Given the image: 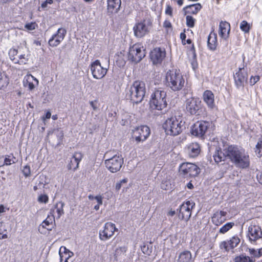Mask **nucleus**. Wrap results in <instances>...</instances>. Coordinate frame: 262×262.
<instances>
[{"instance_id":"obj_29","label":"nucleus","mask_w":262,"mask_h":262,"mask_svg":"<svg viewBox=\"0 0 262 262\" xmlns=\"http://www.w3.org/2000/svg\"><path fill=\"white\" fill-rule=\"evenodd\" d=\"M64 205V203L61 202H58L50 210V213L52 215V216H54V214L57 213V219H59L60 216L63 214L64 211L63 207Z\"/></svg>"},{"instance_id":"obj_34","label":"nucleus","mask_w":262,"mask_h":262,"mask_svg":"<svg viewBox=\"0 0 262 262\" xmlns=\"http://www.w3.org/2000/svg\"><path fill=\"white\" fill-rule=\"evenodd\" d=\"M255 153L258 157L262 156V138H259L255 148Z\"/></svg>"},{"instance_id":"obj_18","label":"nucleus","mask_w":262,"mask_h":262,"mask_svg":"<svg viewBox=\"0 0 262 262\" xmlns=\"http://www.w3.org/2000/svg\"><path fill=\"white\" fill-rule=\"evenodd\" d=\"M165 50L160 48H156L152 50L150 54L151 60L153 64H156L161 63L165 57Z\"/></svg>"},{"instance_id":"obj_39","label":"nucleus","mask_w":262,"mask_h":262,"mask_svg":"<svg viewBox=\"0 0 262 262\" xmlns=\"http://www.w3.org/2000/svg\"><path fill=\"white\" fill-rule=\"evenodd\" d=\"M18 51L15 49H11L9 52V55L10 59L14 63L17 61V58L15 56L17 55Z\"/></svg>"},{"instance_id":"obj_47","label":"nucleus","mask_w":262,"mask_h":262,"mask_svg":"<svg viewBox=\"0 0 262 262\" xmlns=\"http://www.w3.org/2000/svg\"><path fill=\"white\" fill-rule=\"evenodd\" d=\"M49 201L48 196L46 194H41L39 196L38 201L40 203H47Z\"/></svg>"},{"instance_id":"obj_52","label":"nucleus","mask_w":262,"mask_h":262,"mask_svg":"<svg viewBox=\"0 0 262 262\" xmlns=\"http://www.w3.org/2000/svg\"><path fill=\"white\" fill-rule=\"evenodd\" d=\"M165 13H166V14L170 16H172V8L169 5H166Z\"/></svg>"},{"instance_id":"obj_24","label":"nucleus","mask_w":262,"mask_h":262,"mask_svg":"<svg viewBox=\"0 0 262 262\" xmlns=\"http://www.w3.org/2000/svg\"><path fill=\"white\" fill-rule=\"evenodd\" d=\"M227 147L225 148L222 151L220 148L216 147L213 157L215 163H219L222 161H224L227 159Z\"/></svg>"},{"instance_id":"obj_41","label":"nucleus","mask_w":262,"mask_h":262,"mask_svg":"<svg viewBox=\"0 0 262 262\" xmlns=\"http://www.w3.org/2000/svg\"><path fill=\"white\" fill-rule=\"evenodd\" d=\"M142 252L146 255H150L152 252V246L144 244L141 246Z\"/></svg>"},{"instance_id":"obj_59","label":"nucleus","mask_w":262,"mask_h":262,"mask_svg":"<svg viewBox=\"0 0 262 262\" xmlns=\"http://www.w3.org/2000/svg\"><path fill=\"white\" fill-rule=\"evenodd\" d=\"M121 186H122V184H121V182H117L116 184V186H115V188H116V190L117 191H119L121 188Z\"/></svg>"},{"instance_id":"obj_14","label":"nucleus","mask_w":262,"mask_h":262,"mask_svg":"<svg viewBox=\"0 0 262 262\" xmlns=\"http://www.w3.org/2000/svg\"><path fill=\"white\" fill-rule=\"evenodd\" d=\"M210 126L209 122L198 121L191 128V134L197 137H203Z\"/></svg>"},{"instance_id":"obj_64","label":"nucleus","mask_w":262,"mask_h":262,"mask_svg":"<svg viewBox=\"0 0 262 262\" xmlns=\"http://www.w3.org/2000/svg\"><path fill=\"white\" fill-rule=\"evenodd\" d=\"M175 214L176 212L174 210H170L168 213V215L170 216H173Z\"/></svg>"},{"instance_id":"obj_63","label":"nucleus","mask_w":262,"mask_h":262,"mask_svg":"<svg viewBox=\"0 0 262 262\" xmlns=\"http://www.w3.org/2000/svg\"><path fill=\"white\" fill-rule=\"evenodd\" d=\"M5 211V207L3 205H0V214L4 212Z\"/></svg>"},{"instance_id":"obj_49","label":"nucleus","mask_w":262,"mask_h":262,"mask_svg":"<svg viewBox=\"0 0 262 262\" xmlns=\"http://www.w3.org/2000/svg\"><path fill=\"white\" fill-rule=\"evenodd\" d=\"M255 259L254 257H249L243 254V262H255Z\"/></svg>"},{"instance_id":"obj_17","label":"nucleus","mask_w":262,"mask_h":262,"mask_svg":"<svg viewBox=\"0 0 262 262\" xmlns=\"http://www.w3.org/2000/svg\"><path fill=\"white\" fill-rule=\"evenodd\" d=\"M67 31L63 28H59L57 32L53 34L49 40L48 43L50 46L55 47L58 46L65 37Z\"/></svg>"},{"instance_id":"obj_19","label":"nucleus","mask_w":262,"mask_h":262,"mask_svg":"<svg viewBox=\"0 0 262 262\" xmlns=\"http://www.w3.org/2000/svg\"><path fill=\"white\" fill-rule=\"evenodd\" d=\"M248 236L251 242H256L262 237L261 228L255 225H251L248 227Z\"/></svg>"},{"instance_id":"obj_21","label":"nucleus","mask_w":262,"mask_h":262,"mask_svg":"<svg viewBox=\"0 0 262 262\" xmlns=\"http://www.w3.org/2000/svg\"><path fill=\"white\" fill-rule=\"evenodd\" d=\"M230 31V24L226 21H221L219 25V34L220 36L222 38L227 40L229 37Z\"/></svg>"},{"instance_id":"obj_36","label":"nucleus","mask_w":262,"mask_h":262,"mask_svg":"<svg viewBox=\"0 0 262 262\" xmlns=\"http://www.w3.org/2000/svg\"><path fill=\"white\" fill-rule=\"evenodd\" d=\"M53 220L55 221V216H52V215H48L47 219L42 223L41 226L43 228H47L48 230H51V228H49L47 226H49L52 223Z\"/></svg>"},{"instance_id":"obj_35","label":"nucleus","mask_w":262,"mask_h":262,"mask_svg":"<svg viewBox=\"0 0 262 262\" xmlns=\"http://www.w3.org/2000/svg\"><path fill=\"white\" fill-rule=\"evenodd\" d=\"M16 161V159L13 156V155L11 154L9 155H7L6 156L5 158L4 159V165H10L12 164L15 163Z\"/></svg>"},{"instance_id":"obj_45","label":"nucleus","mask_w":262,"mask_h":262,"mask_svg":"<svg viewBox=\"0 0 262 262\" xmlns=\"http://www.w3.org/2000/svg\"><path fill=\"white\" fill-rule=\"evenodd\" d=\"M126 251V248L125 247H121L117 248L116 250L115 255L117 256L121 254H124Z\"/></svg>"},{"instance_id":"obj_10","label":"nucleus","mask_w":262,"mask_h":262,"mask_svg":"<svg viewBox=\"0 0 262 262\" xmlns=\"http://www.w3.org/2000/svg\"><path fill=\"white\" fill-rule=\"evenodd\" d=\"M150 134L149 128L146 125H142L135 128L133 130V138L137 143L145 141Z\"/></svg>"},{"instance_id":"obj_42","label":"nucleus","mask_w":262,"mask_h":262,"mask_svg":"<svg viewBox=\"0 0 262 262\" xmlns=\"http://www.w3.org/2000/svg\"><path fill=\"white\" fill-rule=\"evenodd\" d=\"M249 252L250 254L252 255L251 257L255 258H259L261 256V253L260 250H256L254 249H249Z\"/></svg>"},{"instance_id":"obj_51","label":"nucleus","mask_w":262,"mask_h":262,"mask_svg":"<svg viewBox=\"0 0 262 262\" xmlns=\"http://www.w3.org/2000/svg\"><path fill=\"white\" fill-rule=\"evenodd\" d=\"M63 248L64 249V253L66 254H68V259L74 255V254L72 252L70 251L69 249H67L65 247H61L60 248V251L61 250V249Z\"/></svg>"},{"instance_id":"obj_32","label":"nucleus","mask_w":262,"mask_h":262,"mask_svg":"<svg viewBox=\"0 0 262 262\" xmlns=\"http://www.w3.org/2000/svg\"><path fill=\"white\" fill-rule=\"evenodd\" d=\"M191 253L188 251H185L180 253L178 262H190Z\"/></svg>"},{"instance_id":"obj_3","label":"nucleus","mask_w":262,"mask_h":262,"mask_svg":"<svg viewBox=\"0 0 262 262\" xmlns=\"http://www.w3.org/2000/svg\"><path fill=\"white\" fill-rule=\"evenodd\" d=\"M146 92L145 83L140 81H136L126 92V97L133 103L138 104L143 99Z\"/></svg>"},{"instance_id":"obj_7","label":"nucleus","mask_w":262,"mask_h":262,"mask_svg":"<svg viewBox=\"0 0 262 262\" xmlns=\"http://www.w3.org/2000/svg\"><path fill=\"white\" fill-rule=\"evenodd\" d=\"M200 172V169L194 164L183 163L179 167V173L184 178L196 177Z\"/></svg>"},{"instance_id":"obj_16","label":"nucleus","mask_w":262,"mask_h":262,"mask_svg":"<svg viewBox=\"0 0 262 262\" xmlns=\"http://www.w3.org/2000/svg\"><path fill=\"white\" fill-rule=\"evenodd\" d=\"M201 101L199 98L191 97L186 101V108L191 115H195L201 108Z\"/></svg>"},{"instance_id":"obj_1","label":"nucleus","mask_w":262,"mask_h":262,"mask_svg":"<svg viewBox=\"0 0 262 262\" xmlns=\"http://www.w3.org/2000/svg\"><path fill=\"white\" fill-rule=\"evenodd\" d=\"M227 159L239 168L246 169L249 167L250 161L249 155L246 150L235 145L227 147Z\"/></svg>"},{"instance_id":"obj_50","label":"nucleus","mask_w":262,"mask_h":262,"mask_svg":"<svg viewBox=\"0 0 262 262\" xmlns=\"http://www.w3.org/2000/svg\"><path fill=\"white\" fill-rule=\"evenodd\" d=\"M23 172L26 177H27L30 175V168L29 166H25L23 169Z\"/></svg>"},{"instance_id":"obj_12","label":"nucleus","mask_w":262,"mask_h":262,"mask_svg":"<svg viewBox=\"0 0 262 262\" xmlns=\"http://www.w3.org/2000/svg\"><path fill=\"white\" fill-rule=\"evenodd\" d=\"M115 231H118V229L114 224L111 222L106 223L103 229L99 231V238L102 241H106L113 236Z\"/></svg>"},{"instance_id":"obj_58","label":"nucleus","mask_w":262,"mask_h":262,"mask_svg":"<svg viewBox=\"0 0 262 262\" xmlns=\"http://www.w3.org/2000/svg\"><path fill=\"white\" fill-rule=\"evenodd\" d=\"M55 133L58 135L60 139H61L63 136V133L59 129H57L55 131Z\"/></svg>"},{"instance_id":"obj_9","label":"nucleus","mask_w":262,"mask_h":262,"mask_svg":"<svg viewBox=\"0 0 262 262\" xmlns=\"http://www.w3.org/2000/svg\"><path fill=\"white\" fill-rule=\"evenodd\" d=\"M151 22L149 19H144L137 23L133 28L135 36L141 38L148 33L151 26Z\"/></svg>"},{"instance_id":"obj_48","label":"nucleus","mask_w":262,"mask_h":262,"mask_svg":"<svg viewBox=\"0 0 262 262\" xmlns=\"http://www.w3.org/2000/svg\"><path fill=\"white\" fill-rule=\"evenodd\" d=\"M260 79L259 76H252L249 80V83L251 85H254Z\"/></svg>"},{"instance_id":"obj_38","label":"nucleus","mask_w":262,"mask_h":262,"mask_svg":"<svg viewBox=\"0 0 262 262\" xmlns=\"http://www.w3.org/2000/svg\"><path fill=\"white\" fill-rule=\"evenodd\" d=\"M233 223H228L224 225L223 227H222L220 229V233L224 234L227 231H228L234 225Z\"/></svg>"},{"instance_id":"obj_25","label":"nucleus","mask_w":262,"mask_h":262,"mask_svg":"<svg viewBox=\"0 0 262 262\" xmlns=\"http://www.w3.org/2000/svg\"><path fill=\"white\" fill-rule=\"evenodd\" d=\"M82 155L80 152H75L68 165L69 169L75 170L78 168L79 163L82 159Z\"/></svg>"},{"instance_id":"obj_37","label":"nucleus","mask_w":262,"mask_h":262,"mask_svg":"<svg viewBox=\"0 0 262 262\" xmlns=\"http://www.w3.org/2000/svg\"><path fill=\"white\" fill-rule=\"evenodd\" d=\"M8 83V79L4 73L0 72V89L6 86Z\"/></svg>"},{"instance_id":"obj_61","label":"nucleus","mask_w":262,"mask_h":262,"mask_svg":"<svg viewBox=\"0 0 262 262\" xmlns=\"http://www.w3.org/2000/svg\"><path fill=\"white\" fill-rule=\"evenodd\" d=\"M186 36V34L184 33H181L180 34V38L182 39V40H184L185 39Z\"/></svg>"},{"instance_id":"obj_43","label":"nucleus","mask_w":262,"mask_h":262,"mask_svg":"<svg viewBox=\"0 0 262 262\" xmlns=\"http://www.w3.org/2000/svg\"><path fill=\"white\" fill-rule=\"evenodd\" d=\"M186 25L190 28H192L194 26L195 19L191 16L187 15L186 17Z\"/></svg>"},{"instance_id":"obj_60","label":"nucleus","mask_w":262,"mask_h":262,"mask_svg":"<svg viewBox=\"0 0 262 262\" xmlns=\"http://www.w3.org/2000/svg\"><path fill=\"white\" fill-rule=\"evenodd\" d=\"M90 104L91 106L93 107L94 110H96L97 108V107L96 104V101H90Z\"/></svg>"},{"instance_id":"obj_26","label":"nucleus","mask_w":262,"mask_h":262,"mask_svg":"<svg viewBox=\"0 0 262 262\" xmlns=\"http://www.w3.org/2000/svg\"><path fill=\"white\" fill-rule=\"evenodd\" d=\"M186 151L190 157L194 158L200 154V146L197 143H192L187 146Z\"/></svg>"},{"instance_id":"obj_28","label":"nucleus","mask_w":262,"mask_h":262,"mask_svg":"<svg viewBox=\"0 0 262 262\" xmlns=\"http://www.w3.org/2000/svg\"><path fill=\"white\" fill-rule=\"evenodd\" d=\"M227 212L223 211L216 212L212 217L213 223L216 225L222 224L226 220L225 216Z\"/></svg>"},{"instance_id":"obj_27","label":"nucleus","mask_w":262,"mask_h":262,"mask_svg":"<svg viewBox=\"0 0 262 262\" xmlns=\"http://www.w3.org/2000/svg\"><path fill=\"white\" fill-rule=\"evenodd\" d=\"M217 45V35L213 30L210 32L207 40V47L209 50L214 51Z\"/></svg>"},{"instance_id":"obj_15","label":"nucleus","mask_w":262,"mask_h":262,"mask_svg":"<svg viewBox=\"0 0 262 262\" xmlns=\"http://www.w3.org/2000/svg\"><path fill=\"white\" fill-rule=\"evenodd\" d=\"M248 76V73L244 68H239L234 75V83L237 89L244 88L247 81Z\"/></svg>"},{"instance_id":"obj_5","label":"nucleus","mask_w":262,"mask_h":262,"mask_svg":"<svg viewBox=\"0 0 262 262\" xmlns=\"http://www.w3.org/2000/svg\"><path fill=\"white\" fill-rule=\"evenodd\" d=\"M181 123L182 121L176 117H171L165 121L163 127L166 134L177 136L182 130Z\"/></svg>"},{"instance_id":"obj_56","label":"nucleus","mask_w":262,"mask_h":262,"mask_svg":"<svg viewBox=\"0 0 262 262\" xmlns=\"http://www.w3.org/2000/svg\"><path fill=\"white\" fill-rule=\"evenodd\" d=\"M163 26L166 28H170L171 27V24L169 21L165 20L163 24Z\"/></svg>"},{"instance_id":"obj_33","label":"nucleus","mask_w":262,"mask_h":262,"mask_svg":"<svg viewBox=\"0 0 262 262\" xmlns=\"http://www.w3.org/2000/svg\"><path fill=\"white\" fill-rule=\"evenodd\" d=\"M127 58H128V57H127L125 55V51H123L119 53L116 59L117 65L120 67L124 66Z\"/></svg>"},{"instance_id":"obj_40","label":"nucleus","mask_w":262,"mask_h":262,"mask_svg":"<svg viewBox=\"0 0 262 262\" xmlns=\"http://www.w3.org/2000/svg\"><path fill=\"white\" fill-rule=\"evenodd\" d=\"M240 29L245 33H248L250 29V26L247 21L243 20L240 24Z\"/></svg>"},{"instance_id":"obj_57","label":"nucleus","mask_w":262,"mask_h":262,"mask_svg":"<svg viewBox=\"0 0 262 262\" xmlns=\"http://www.w3.org/2000/svg\"><path fill=\"white\" fill-rule=\"evenodd\" d=\"M234 262H243V254L236 256L234 258Z\"/></svg>"},{"instance_id":"obj_20","label":"nucleus","mask_w":262,"mask_h":262,"mask_svg":"<svg viewBox=\"0 0 262 262\" xmlns=\"http://www.w3.org/2000/svg\"><path fill=\"white\" fill-rule=\"evenodd\" d=\"M240 239L237 236H233L228 242L223 241L220 244L221 249H225L226 251H229L230 249H233L239 243Z\"/></svg>"},{"instance_id":"obj_23","label":"nucleus","mask_w":262,"mask_h":262,"mask_svg":"<svg viewBox=\"0 0 262 262\" xmlns=\"http://www.w3.org/2000/svg\"><path fill=\"white\" fill-rule=\"evenodd\" d=\"M203 99L210 108H213L215 106L214 96L210 90H206L203 94Z\"/></svg>"},{"instance_id":"obj_11","label":"nucleus","mask_w":262,"mask_h":262,"mask_svg":"<svg viewBox=\"0 0 262 262\" xmlns=\"http://www.w3.org/2000/svg\"><path fill=\"white\" fill-rule=\"evenodd\" d=\"M90 69L93 77L97 79L103 78L108 71V68L101 66L99 60H96L91 63Z\"/></svg>"},{"instance_id":"obj_2","label":"nucleus","mask_w":262,"mask_h":262,"mask_svg":"<svg viewBox=\"0 0 262 262\" xmlns=\"http://www.w3.org/2000/svg\"><path fill=\"white\" fill-rule=\"evenodd\" d=\"M185 79L179 70H169L166 74V85L173 91L182 89L185 84Z\"/></svg>"},{"instance_id":"obj_6","label":"nucleus","mask_w":262,"mask_h":262,"mask_svg":"<svg viewBox=\"0 0 262 262\" xmlns=\"http://www.w3.org/2000/svg\"><path fill=\"white\" fill-rule=\"evenodd\" d=\"M145 49L139 43H136L129 48L128 52V59L133 62H140L145 56Z\"/></svg>"},{"instance_id":"obj_53","label":"nucleus","mask_w":262,"mask_h":262,"mask_svg":"<svg viewBox=\"0 0 262 262\" xmlns=\"http://www.w3.org/2000/svg\"><path fill=\"white\" fill-rule=\"evenodd\" d=\"M102 199H103V197L100 195H98L95 196V200H96L97 203L99 204H102V203H103Z\"/></svg>"},{"instance_id":"obj_22","label":"nucleus","mask_w":262,"mask_h":262,"mask_svg":"<svg viewBox=\"0 0 262 262\" xmlns=\"http://www.w3.org/2000/svg\"><path fill=\"white\" fill-rule=\"evenodd\" d=\"M107 9L109 13H117L120 9L121 0H107Z\"/></svg>"},{"instance_id":"obj_54","label":"nucleus","mask_w":262,"mask_h":262,"mask_svg":"<svg viewBox=\"0 0 262 262\" xmlns=\"http://www.w3.org/2000/svg\"><path fill=\"white\" fill-rule=\"evenodd\" d=\"M27 61H28V59H20V60H18L17 59L18 62H15L14 63L15 64H19L20 65L25 64L26 63Z\"/></svg>"},{"instance_id":"obj_8","label":"nucleus","mask_w":262,"mask_h":262,"mask_svg":"<svg viewBox=\"0 0 262 262\" xmlns=\"http://www.w3.org/2000/svg\"><path fill=\"white\" fill-rule=\"evenodd\" d=\"M123 164V159L121 155H115L112 158L105 160L106 168L112 172L120 170Z\"/></svg>"},{"instance_id":"obj_62","label":"nucleus","mask_w":262,"mask_h":262,"mask_svg":"<svg viewBox=\"0 0 262 262\" xmlns=\"http://www.w3.org/2000/svg\"><path fill=\"white\" fill-rule=\"evenodd\" d=\"M187 187L188 188L190 189H191L193 188V185H192V184L191 183V182H189L187 184Z\"/></svg>"},{"instance_id":"obj_13","label":"nucleus","mask_w":262,"mask_h":262,"mask_svg":"<svg viewBox=\"0 0 262 262\" xmlns=\"http://www.w3.org/2000/svg\"><path fill=\"white\" fill-rule=\"evenodd\" d=\"M195 206V203L189 201L182 204L179 208V217L181 220L188 221L191 215V211Z\"/></svg>"},{"instance_id":"obj_44","label":"nucleus","mask_w":262,"mask_h":262,"mask_svg":"<svg viewBox=\"0 0 262 262\" xmlns=\"http://www.w3.org/2000/svg\"><path fill=\"white\" fill-rule=\"evenodd\" d=\"M44 179H45V177H43L42 175H40L37 180V182H36V184L38 186V187L39 188H41V187H42V185H45V182L44 181Z\"/></svg>"},{"instance_id":"obj_30","label":"nucleus","mask_w":262,"mask_h":262,"mask_svg":"<svg viewBox=\"0 0 262 262\" xmlns=\"http://www.w3.org/2000/svg\"><path fill=\"white\" fill-rule=\"evenodd\" d=\"M35 81L36 84L38 83V80L32 75H27L25 77L23 80V84L25 88H28L29 90H32L34 89L35 85L33 81Z\"/></svg>"},{"instance_id":"obj_4","label":"nucleus","mask_w":262,"mask_h":262,"mask_svg":"<svg viewBox=\"0 0 262 262\" xmlns=\"http://www.w3.org/2000/svg\"><path fill=\"white\" fill-rule=\"evenodd\" d=\"M166 92L162 90H157L151 94L150 106L152 109L162 110L167 106Z\"/></svg>"},{"instance_id":"obj_46","label":"nucleus","mask_w":262,"mask_h":262,"mask_svg":"<svg viewBox=\"0 0 262 262\" xmlns=\"http://www.w3.org/2000/svg\"><path fill=\"white\" fill-rule=\"evenodd\" d=\"M37 27L35 23H30L25 25V28L29 30H33Z\"/></svg>"},{"instance_id":"obj_55","label":"nucleus","mask_w":262,"mask_h":262,"mask_svg":"<svg viewBox=\"0 0 262 262\" xmlns=\"http://www.w3.org/2000/svg\"><path fill=\"white\" fill-rule=\"evenodd\" d=\"M256 177L259 183L262 184V171L258 172L257 174Z\"/></svg>"},{"instance_id":"obj_31","label":"nucleus","mask_w":262,"mask_h":262,"mask_svg":"<svg viewBox=\"0 0 262 262\" xmlns=\"http://www.w3.org/2000/svg\"><path fill=\"white\" fill-rule=\"evenodd\" d=\"M202 6L200 3L188 5L183 8L185 14H196L201 9Z\"/></svg>"}]
</instances>
